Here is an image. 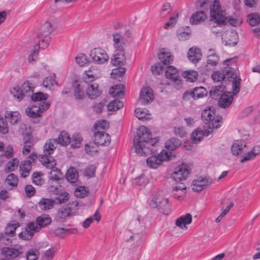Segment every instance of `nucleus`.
Masks as SVG:
<instances>
[{
    "instance_id": "1",
    "label": "nucleus",
    "mask_w": 260,
    "mask_h": 260,
    "mask_svg": "<svg viewBox=\"0 0 260 260\" xmlns=\"http://www.w3.org/2000/svg\"><path fill=\"white\" fill-rule=\"evenodd\" d=\"M150 131L145 126H140L137 129L136 135L133 140V146L135 152L140 155H146L149 152L154 153L160 148V139L158 137L152 138Z\"/></svg>"
},
{
    "instance_id": "2",
    "label": "nucleus",
    "mask_w": 260,
    "mask_h": 260,
    "mask_svg": "<svg viewBox=\"0 0 260 260\" xmlns=\"http://www.w3.org/2000/svg\"><path fill=\"white\" fill-rule=\"evenodd\" d=\"M197 7L204 10H208L210 7V17L211 21L216 24H220L225 20L224 11L222 10L220 2L218 0H197Z\"/></svg>"
},
{
    "instance_id": "3",
    "label": "nucleus",
    "mask_w": 260,
    "mask_h": 260,
    "mask_svg": "<svg viewBox=\"0 0 260 260\" xmlns=\"http://www.w3.org/2000/svg\"><path fill=\"white\" fill-rule=\"evenodd\" d=\"M201 117L204 123V127L207 136L211 134L213 129L220 126V122L222 118L220 116L215 117V109L212 107L204 109Z\"/></svg>"
},
{
    "instance_id": "4",
    "label": "nucleus",
    "mask_w": 260,
    "mask_h": 260,
    "mask_svg": "<svg viewBox=\"0 0 260 260\" xmlns=\"http://www.w3.org/2000/svg\"><path fill=\"white\" fill-rule=\"evenodd\" d=\"M57 141L55 139H49L45 144L43 147V155H40L39 160L42 165L48 169H52L56 165L55 159L50 156L53 153L57 145Z\"/></svg>"
},
{
    "instance_id": "5",
    "label": "nucleus",
    "mask_w": 260,
    "mask_h": 260,
    "mask_svg": "<svg viewBox=\"0 0 260 260\" xmlns=\"http://www.w3.org/2000/svg\"><path fill=\"white\" fill-rule=\"evenodd\" d=\"M234 59V58H229L224 61L223 64L225 66L224 68V72L225 80L227 79L229 81H232V90L234 91L235 94H237L240 89L241 79L240 76L237 75L235 69L230 67L227 63Z\"/></svg>"
},
{
    "instance_id": "6",
    "label": "nucleus",
    "mask_w": 260,
    "mask_h": 260,
    "mask_svg": "<svg viewBox=\"0 0 260 260\" xmlns=\"http://www.w3.org/2000/svg\"><path fill=\"white\" fill-rule=\"evenodd\" d=\"M89 55L92 62L99 65L107 63L109 59L106 51L101 48H93L90 51Z\"/></svg>"
},
{
    "instance_id": "7",
    "label": "nucleus",
    "mask_w": 260,
    "mask_h": 260,
    "mask_svg": "<svg viewBox=\"0 0 260 260\" xmlns=\"http://www.w3.org/2000/svg\"><path fill=\"white\" fill-rule=\"evenodd\" d=\"M38 157L35 153H31L26 159L22 161L19 165V173L23 178L28 177L31 170L32 162L37 160Z\"/></svg>"
},
{
    "instance_id": "8",
    "label": "nucleus",
    "mask_w": 260,
    "mask_h": 260,
    "mask_svg": "<svg viewBox=\"0 0 260 260\" xmlns=\"http://www.w3.org/2000/svg\"><path fill=\"white\" fill-rule=\"evenodd\" d=\"M50 107V103L46 102H42L39 105L35 104L27 107L25 110L26 114L30 117H39L45 111Z\"/></svg>"
},
{
    "instance_id": "9",
    "label": "nucleus",
    "mask_w": 260,
    "mask_h": 260,
    "mask_svg": "<svg viewBox=\"0 0 260 260\" xmlns=\"http://www.w3.org/2000/svg\"><path fill=\"white\" fill-rule=\"evenodd\" d=\"M181 145V141L176 138H172L165 143V147L167 149L164 153V161H169L175 157V154H172L171 151L175 150Z\"/></svg>"
},
{
    "instance_id": "10",
    "label": "nucleus",
    "mask_w": 260,
    "mask_h": 260,
    "mask_svg": "<svg viewBox=\"0 0 260 260\" xmlns=\"http://www.w3.org/2000/svg\"><path fill=\"white\" fill-rule=\"evenodd\" d=\"M189 166L186 164H182L177 166L172 174L174 180L177 181H181L186 179L190 174Z\"/></svg>"
},
{
    "instance_id": "11",
    "label": "nucleus",
    "mask_w": 260,
    "mask_h": 260,
    "mask_svg": "<svg viewBox=\"0 0 260 260\" xmlns=\"http://www.w3.org/2000/svg\"><path fill=\"white\" fill-rule=\"evenodd\" d=\"M155 148L157 149V152L153 153L151 152L153 155L148 157L147 159V165L150 168L156 169L162 163V148L160 144V148L159 147H156Z\"/></svg>"
},
{
    "instance_id": "12",
    "label": "nucleus",
    "mask_w": 260,
    "mask_h": 260,
    "mask_svg": "<svg viewBox=\"0 0 260 260\" xmlns=\"http://www.w3.org/2000/svg\"><path fill=\"white\" fill-rule=\"evenodd\" d=\"M212 182L211 179L208 177H199L194 180L191 184L192 189L196 192H199L205 189Z\"/></svg>"
},
{
    "instance_id": "13",
    "label": "nucleus",
    "mask_w": 260,
    "mask_h": 260,
    "mask_svg": "<svg viewBox=\"0 0 260 260\" xmlns=\"http://www.w3.org/2000/svg\"><path fill=\"white\" fill-rule=\"evenodd\" d=\"M112 36L114 51H125L126 43L124 37L119 33L113 34Z\"/></svg>"
},
{
    "instance_id": "14",
    "label": "nucleus",
    "mask_w": 260,
    "mask_h": 260,
    "mask_svg": "<svg viewBox=\"0 0 260 260\" xmlns=\"http://www.w3.org/2000/svg\"><path fill=\"white\" fill-rule=\"evenodd\" d=\"M101 76V70L96 67H91L83 74V78L86 83L93 82Z\"/></svg>"
},
{
    "instance_id": "15",
    "label": "nucleus",
    "mask_w": 260,
    "mask_h": 260,
    "mask_svg": "<svg viewBox=\"0 0 260 260\" xmlns=\"http://www.w3.org/2000/svg\"><path fill=\"white\" fill-rule=\"evenodd\" d=\"M94 142L97 145L108 146L110 143L111 137L104 131L94 132Z\"/></svg>"
},
{
    "instance_id": "16",
    "label": "nucleus",
    "mask_w": 260,
    "mask_h": 260,
    "mask_svg": "<svg viewBox=\"0 0 260 260\" xmlns=\"http://www.w3.org/2000/svg\"><path fill=\"white\" fill-rule=\"evenodd\" d=\"M218 60L219 57L216 54L215 50L210 49L208 51L207 64L205 66L204 72L206 73L213 70L214 67L217 65Z\"/></svg>"
},
{
    "instance_id": "17",
    "label": "nucleus",
    "mask_w": 260,
    "mask_h": 260,
    "mask_svg": "<svg viewBox=\"0 0 260 260\" xmlns=\"http://www.w3.org/2000/svg\"><path fill=\"white\" fill-rule=\"evenodd\" d=\"M154 99V94L152 89L149 87H144L142 88L140 92L139 100L144 105L151 103Z\"/></svg>"
},
{
    "instance_id": "18",
    "label": "nucleus",
    "mask_w": 260,
    "mask_h": 260,
    "mask_svg": "<svg viewBox=\"0 0 260 260\" xmlns=\"http://www.w3.org/2000/svg\"><path fill=\"white\" fill-rule=\"evenodd\" d=\"M238 36L235 31L226 30L222 35L223 42L226 46H235L237 44Z\"/></svg>"
},
{
    "instance_id": "19",
    "label": "nucleus",
    "mask_w": 260,
    "mask_h": 260,
    "mask_svg": "<svg viewBox=\"0 0 260 260\" xmlns=\"http://www.w3.org/2000/svg\"><path fill=\"white\" fill-rule=\"evenodd\" d=\"M39 231L38 226L36 225L34 222L29 223L25 230L19 234L20 238L24 240H29L32 238L33 234Z\"/></svg>"
},
{
    "instance_id": "20",
    "label": "nucleus",
    "mask_w": 260,
    "mask_h": 260,
    "mask_svg": "<svg viewBox=\"0 0 260 260\" xmlns=\"http://www.w3.org/2000/svg\"><path fill=\"white\" fill-rule=\"evenodd\" d=\"M192 220V215L190 213H186L176 219L175 225L182 230H187L188 225L191 223Z\"/></svg>"
},
{
    "instance_id": "21",
    "label": "nucleus",
    "mask_w": 260,
    "mask_h": 260,
    "mask_svg": "<svg viewBox=\"0 0 260 260\" xmlns=\"http://www.w3.org/2000/svg\"><path fill=\"white\" fill-rule=\"evenodd\" d=\"M246 147V143L243 140H235L231 146V152L233 155H240L244 151Z\"/></svg>"
},
{
    "instance_id": "22",
    "label": "nucleus",
    "mask_w": 260,
    "mask_h": 260,
    "mask_svg": "<svg viewBox=\"0 0 260 260\" xmlns=\"http://www.w3.org/2000/svg\"><path fill=\"white\" fill-rule=\"evenodd\" d=\"M232 92H225L220 96L218 101V105L219 106L223 108L229 107L233 102V95H236Z\"/></svg>"
},
{
    "instance_id": "23",
    "label": "nucleus",
    "mask_w": 260,
    "mask_h": 260,
    "mask_svg": "<svg viewBox=\"0 0 260 260\" xmlns=\"http://www.w3.org/2000/svg\"><path fill=\"white\" fill-rule=\"evenodd\" d=\"M54 29V27L50 21H45L40 26L37 36H50Z\"/></svg>"
},
{
    "instance_id": "24",
    "label": "nucleus",
    "mask_w": 260,
    "mask_h": 260,
    "mask_svg": "<svg viewBox=\"0 0 260 260\" xmlns=\"http://www.w3.org/2000/svg\"><path fill=\"white\" fill-rule=\"evenodd\" d=\"M111 63L113 66L122 67L126 62L125 51L115 52L111 59Z\"/></svg>"
},
{
    "instance_id": "25",
    "label": "nucleus",
    "mask_w": 260,
    "mask_h": 260,
    "mask_svg": "<svg viewBox=\"0 0 260 260\" xmlns=\"http://www.w3.org/2000/svg\"><path fill=\"white\" fill-rule=\"evenodd\" d=\"M207 15L203 10L196 11L192 14L189 19V23L192 25H197L205 21Z\"/></svg>"
},
{
    "instance_id": "26",
    "label": "nucleus",
    "mask_w": 260,
    "mask_h": 260,
    "mask_svg": "<svg viewBox=\"0 0 260 260\" xmlns=\"http://www.w3.org/2000/svg\"><path fill=\"white\" fill-rule=\"evenodd\" d=\"M102 92L100 88L99 84L93 83L90 84L86 89V95L91 99H95L101 95Z\"/></svg>"
},
{
    "instance_id": "27",
    "label": "nucleus",
    "mask_w": 260,
    "mask_h": 260,
    "mask_svg": "<svg viewBox=\"0 0 260 260\" xmlns=\"http://www.w3.org/2000/svg\"><path fill=\"white\" fill-rule=\"evenodd\" d=\"M1 253L7 260L15 258L20 254L18 249L8 247L2 248Z\"/></svg>"
},
{
    "instance_id": "28",
    "label": "nucleus",
    "mask_w": 260,
    "mask_h": 260,
    "mask_svg": "<svg viewBox=\"0 0 260 260\" xmlns=\"http://www.w3.org/2000/svg\"><path fill=\"white\" fill-rule=\"evenodd\" d=\"M159 60L155 62L151 68L152 73L154 76L160 75L162 73V51L159 50L158 52Z\"/></svg>"
},
{
    "instance_id": "29",
    "label": "nucleus",
    "mask_w": 260,
    "mask_h": 260,
    "mask_svg": "<svg viewBox=\"0 0 260 260\" xmlns=\"http://www.w3.org/2000/svg\"><path fill=\"white\" fill-rule=\"evenodd\" d=\"M187 57L189 61L193 63H196L201 59L202 54L199 48L192 47L188 51Z\"/></svg>"
},
{
    "instance_id": "30",
    "label": "nucleus",
    "mask_w": 260,
    "mask_h": 260,
    "mask_svg": "<svg viewBox=\"0 0 260 260\" xmlns=\"http://www.w3.org/2000/svg\"><path fill=\"white\" fill-rule=\"evenodd\" d=\"M73 95L76 101H82L86 98V94L84 88L77 83L73 84Z\"/></svg>"
},
{
    "instance_id": "31",
    "label": "nucleus",
    "mask_w": 260,
    "mask_h": 260,
    "mask_svg": "<svg viewBox=\"0 0 260 260\" xmlns=\"http://www.w3.org/2000/svg\"><path fill=\"white\" fill-rule=\"evenodd\" d=\"M110 94L115 98H122L125 94L124 86L122 84H117L109 89Z\"/></svg>"
},
{
    "instance_id": "32",
    "label": "nucleus",
    "mask_w": 260,
    "mask_h": 260,
    "mask_svg": "<svg viewBox=\"0 0 260 260\" xmlns=\"http://www.w3.org/2000/svg\"><path fill=\"white\" fill-rule=\"evenodd\" d=\"M5 118L11 125H15L21 120V115L18 111H7L5 113Z\"/></svg>"
},
{
    "instance_id": "33",
    "label": "nucleus",
    "mask_w": 260,
    "mask_h": 260,
    "mask_svg": "<svg viewBox=\"0 0 260 260\" xmlns=\"http://www.w3.org/2000/svg\"><path fill=\"white\" fill-rule=\"evenodd\" d=\"M162 201V196L161 193H155L151 197L149 203V206L151 208H156L160 210Z\"/></svg>"
},
{
    "instance_id": "34",
    "label": "nucleus",
    "mask_w": 260,
    "mask_h": 260,
    "mask_svg": "<svg viewBox=\"0 0 260 260\" xmlns=\"http://www.w3.org/2000/svg\"><path fill=\"white\" fill-rule=\"evenodd\" d=\"M18 178L17 175L13 173L9 174L5 181V184L7 188L13 189L17 186Z\"/></svg>"
},
{
    "instance_id": "35",
    "label": "nucleus",
    "mask_w": 260,
    "mask_h": 260,
    "mask_svg": "<svg viewBox=\"0 0 260 260\" xmlns=\"http://www.w3.org/2000/svg\"><path fill=\"white\" fill-rule=\"evenodd\" d=\"M57 85V82L56 80V75L52 74L49 76L45 77L43 81V86L47 89L52 90L55 86Z\"/></svg>"
},
{
    "instance_id": "36",
    "label": "nucleus",
    "mask_w": 260,
    "mask_h": 260,
    "mask_svg": "<svg viewBox=\"0 0 260 260\" xmlns=\"http://www.w3.org/2000/svg\"><path fill=\"white\" fill-rule=\"evenodd\" d=\"M165 75L167 79H170L174 82L179 81L177 69L172 66L167 68L165 71Z\"/></svg>"
},
{
    "instance_id": "37",
    "label": "nucleus",
    "mask_w": 260,
    "mask_h": 260,
    "mask_svg": "<svg viewBox=\"0 0 260 260\" xmlns=\"http://www.w3.org/2000/svg\"><path fill=\"white\" fill-rule=\"evenodd\" d=\"M135 115L143 121H147L151 118V113L146 109L138 108L135 110Z\"/></svg>"
},
{
    "instance_id": "38",
    "label": "nucleus",
    "mask_w": 260,
    "mask_h": 260,
    "mask_svg": "<svg viewBox=\"0 0 260 260\" xmlns=\"http://www.w3.org/2000/svg\"><path fill=\"white\" fill-rule=\"evenodd\" d=\"M79 174L78 171L73 167H70L66 174V178L71 183H76L78 179Z\"/></svg>"
},
{
    "instance_id": "39",
    "label": "nucleus",
    "mask_w": 260,
    "mask_h": 260,
    "mask_svg": "<svg viewBox=\"0 0 260 260\" xmlns=\"http://www.w3.org/2000/svg\"><path fill=\"white\" fill-rule=\"evenodd\" d=\"M36 225L38 226L39 230L42 227H44L50 224L52 221L51 217L48 214H43L38 217L36 219Z\"/></svg>"
},
{
    "instance_id": "40",
    "label": "nucleus",
    "mask_w": 260,
    "mask_h": 260,
    "mask_svg": "<svg viewBox=\"0 0 260 260\" xmlns=\"http://www.w3.org/2000/svg\"><path fill=\"white\" fill-rule=\"evenodd\" d=\"M225 86L223 85L213 87L210 91V96L213 99H217L225 92Z\"/></svg>"
},
{
    "instance_id": "41",
    "label": "nucleus",
    "mask_w": 260,
    "mask_h": 260,
    "mask_svg": "<svg viewBox=\"0 0 260 260\" xmlns=\"http://www.w3.org/2000/svg\"><path fill=\"white\" fill-rule=\"evenodd\" d=\"M68 210L65 206L59 208L56 214L55 219L61 222L64 221L68 217L71 216Z\"/></svg>"
},
{
    "instance_id": "42",
    "label": "nucleus",
    "mask_w": 260,
    "mask_h": 260,
    "mask_svg": "<svg viewBox=\"0 0 260 260\" xmlns=\"http://www.w3.org/2000/svg\"><path fill=\"white\" fill-rule=\"evenodd\" d=\"M20 226L19 223L15 220L11 221L6 226L5 234L9 236H13L16 229Z\"/></svg>"
},
{
    "instance_id": "43",
    "label": "nucleus",
    "mask_w": 260,
    "mask_h": 260,
    "mask_svg": "<svg viewBox=\"0 0 260 260\" xmlns=\"http://www.w3.org/2000/svg\"><path fill=\"white\" fill-rule=\"evenodd\" d=\"M75 62L79 67H84L89 64L90 60L85 54L80 53L76 56Z\"/></svg>"
},
{
    "instance_id": "44",
    "label": "nucleus",
    "mask_w": 260,
    "mask_h": 260,
    "mask_svg": "<svg viewBox=\"0 0 260 260\" xmlns=\"http://www.w3.org/2000/svg\"><path fill=\"white\" fill-rule=\"evenodd\" d=\"M125 69L124 68L118 67V68L112 70L111 73V77L120 81L123 79L125 75Z\"/></svg>"
},
{
    "instance_id": "45",
    "label": "nucleus",
    "mask_w": 260,
    "mask_h": 260,
    "mask_svg": "<svg viewBox=\"0 0 260 260\" xmlns=\"http://www.w3.org/2000/svg\"><path fill=\"white\" fill-rule=\"evenodd\" d=\"M71 142V139L68 133L62 131L59 134L57 138V143L62 146H67Z\"/></svg>"
},
{
    "instance_id": "46",
    "label": "nucleus",
    "mask_w": 260,
    "mask_h": 260,
    "mask_svg": "<svg viewBox=\"0 0 260 260\" xmlns=\"http://www.w3.org/2000/svg\"><path fill=\"white\" fill-rule=\"evenodd\" d=\"M56 194L58 196L55 198L54 201L58 204L66 203L69 199V194L66 191H57Z\"/></svg>"
},
{
    "instance_id": "47",
    "label": "nucleus",
    "mask_w": 260,
    "mask_h": 260,
    "mask_svg": "<svg viewBox=\"0 0 260 260\" xmlns=\"http://www.w3.org/2000/svg\"><path fill=\"white\" fill-rule=\"evenodd\" d=\"M54 203V200L43 198L40 201L39 203V206L42 210H49L53 208Z\"/></svg>"
},
{
    "instance_id": "48",
    "label": "nucleus",
    "mask_w": 260,
    "mask_h": 260,
    "mask_svg": "<svg viewBox=\"0 0 260 260\" xmlns=\"http://www.w3.org/2000/svg\"><path fill=\"white\" fill-rule=\"evenodd\" d=\"M10 93L18 101H21L24 96L23 91L19 86H16L12 88L10 90Z\"/></svg>"
},
{
    "instance_id": "49",
    "label": "nucleus",
    "mask_w": 260,
    "mask_h": 260,
    "mask_svg": "<svg viewBox=\"0 0 260 260\" xmlns=\"http://www.w3.org/2000/svg\"><path fill=\"white\" fill-rule=\"evenodd\" d=\"M123 103L122 101L115 99L111 101L108 105L107 108L108 111H116L123 107Z\"/></svg>"
},
{
    "instance_id": "50",
    "label": "nucleus",
    "mask_w": 260,
    "mask_h": 260,
    "mask_svg": "<svg viewBox=\"0 0 260 260\" xmlns=\"http://www.w3.org/2000/svg\"><path fill=\"white\" fill-rule=\"evenodd\" d=\"M247 21L252 26L258 25L260 23V16L257 13H252L247 16Z\"/></svg>"
},
{
    "instance_id": "51",
    "label": "nucleus",
    "mask_w": 260,
    "mask_h": 260,
    "mask_svg": "<svg viewBox=\"0 0 260 260\" xmlns=\"http://www.w3.org/2000/svg\"><path fill=\"white\" fill-rule=\"evenodd\" d=\"M182 76L184 78H186L187 81L192 82L197 79L198 73L197 71L193 70H189L184 71L182 73Z\"/></svg>"
},
{
    "instance_id": "52",
    "label": "nucleus",
    "mask_w": 260,
    "mask_h": 260,
    "mask_svg": "<svg viewBox=\"0 0 260 260\" xmlns=\"http://www.w3.org/2000/svg\"><path fill=\"white\" fill-rule=\"evenodd\" d=\"M206 131L204 132L202 130L197 129L194 130L191 134V139L193 143H197L200 142L203 138Z\"/></svg>"
},
{
    "instance_id": "53",
    "label": "nucleus",
    "mask_w": 260,
    "mask_h": 260,
    "mask_svg": "<svg viewBox=\"0 0 260 260\" xmlns=\"http://www.w3.org/2000/svg\"><path fill=\"white\" fill-rule=\"evenodd\" d=\"M40 39L38 42L39 47L41 49H45L49 46L51 41L50 36H37Z\"/></svg>"
},
{
    "instance_id": "54",
    "label": "nucleus",
    "mask_w": 260,
    "mask_h": 260,
    "mask_svg": "<svg viewBox=\"0 0 260 260\" xmlns=\"http://www.w3.org/2000/svg\"><path fill=\"white\" fill-rule=\"evenodd\" d=\"M19 165V160L17 158H13L9 161L5 168V171L7 173L14 171L17 169Z\"/></svg>"
},
{
    "instance_id": "55",
    "label": "nucleus",
    "mask_w": 260,
    "mask_h": 260,
    "mask_svg": "<svg viewBox=\"0 0 260 260\" xmlns=\"http://www.w3.org/2000/svg\"><path fill=\"white\" fill-rule=\"evenodd\" d=\"M109 127V123L105 120H100L94 125V132L104 131Z\"/></svg>"
},
{
    "instance_id": "56",
    "label": "nucleus",
    "mask_w": 260,
    "mask_h": 260,
    "mask_svg": "<svg viewBox=\"0 0 260 260\" xmlns=\"http://www.w3.org/2000/svg\"><path fill=\"white\" fill-rule=\"evenodd\" d=\"M174 57L172 53L164 48V65L172 64L174 61Z\"/></svg>"
},
{
    "instance_id": "57",
    "label": "nucleus",
    "mask_w": 260,
    "mask_h": 260,
    "mask_svg": "<svg viewBox=\"0 0 260 260\" xmlns=\"http://www.w3.org/2000/svg\"><path fill=\"white\" fill-rule=\"evenodd\" d=\"M26 137L27 138V141H25L22 150V153L25 155H27L30 152V149L32 146V142H30L31 140V135L27 134Z\"/></svg>"
},
{
    "instance_id": "58",
    "label": "nucleus",
    "mask_w": 260,
    "mask_h": 260,
    "mask_svg": "<svg viewBox=\"0 0 260 260\" xmlns=\"http://www.w3.org/2000/svg\"><path fill=\"white\" fill-rule=\"evenodd\" d=\"M78 203L77 201H73L68 204L65 207L71 214V215H74L77 214V210H78Z\"/></svg>"
},
{
    "instance_id": "59",
    "label": "nucleus",
    "mask_w": 260,
    "mask_h": 260,
    "mask_svg": "<svg viewBox=\"0 0 260 260\" xmlns=\"http://www.w3.org/2000/svg\"><path fill=\"white\" fill-rule=\"evenodd\" d=\"M88 190L85 186H79L74 191V195L76 197L82 198L87 195Z\"/></svg>"
},
{
    "instance_id": "60",
    "label": "nucleus",
    "mask_w": 260,
    "mask_h": 260,
    "mask_svg": "<svg viewBox=\"0 0 260 260\" xmlns=\"http://www.w3.org/2000/svg\"><path fill=\"white\" fill-rule=\"evenodd\" d=\"M57 251L58 249L57 247H51L45 251L44 253V258L45 260H52Z\"/></svg>"
},
{
    "instance_id": "61",
    "label": "nucleus",
    "mask_w": 260,
    "mask_h": 260,
    "mask_svg": "<svg viewBox=\"0 0 260 260\" xmlns=\"http://www.w3.org/2000/svg\"><path fill=\"white\" fill-rule=\"evenodd\" d=\"M211 78L215 82H220L225 80L224 68L221 71H218L214 72L211 75Z\"/></svg>"
},
{
    "instance_id": "62",
    "label": "nucleus",
    "mask_w": 260,
    "mask_h": 260,
    "mask_svg": "<svg viewBox=\"0 0 260 260\" xmlns=\"http://www.w3.org/2000/svg\"><path fill=\"white\" fill-rule=\"evenodd\" d=\"M96 144L94 142L93 143H89L85 145V150L86 152L90 155H93L98 152L97 147L95 146Z\"/></svg>"
},
{
    "instance_id": "63",
    "label": "nucleus",
    "mask_w": 260,
    "mask_h": 260,
    "mask_svg": "<svg viewBox=\"0 0 260 260\" xmlns=\"http://www.w3.org/2000/svg\"><path fill=\"white\" fill-rule=\"evenodd\" d=\"M207 94L206 90L203 87H197L193 90V98L194 99L202 98Z\"/></svg>"
},
{
    "instance_id": "64",
    "label": "nucleus",
    "mask_w": 260,
    "mask_h": 260,
    "mask_svg": "<svg viewBox=\"0 0 260 260\" xmlns=\"http://www.w3.org/2000/svg\"><path fill=\"white\" fill-rule=\"evenodd\" d=\"M39 255V251L35 249L29 250L26 253L27 260H37Z\"/></svg>"
}]
</instances>
